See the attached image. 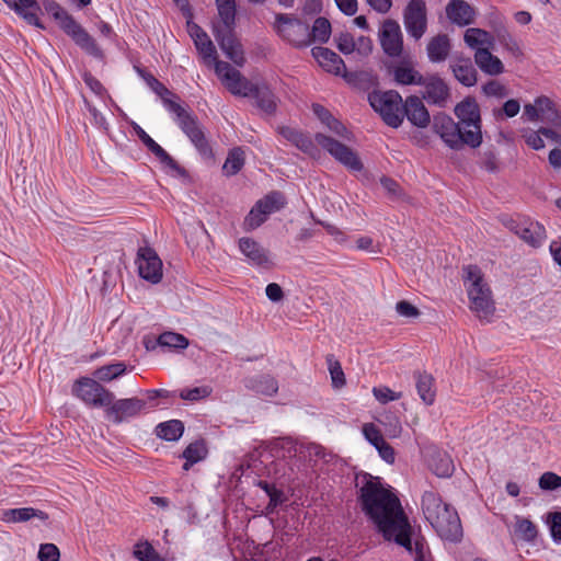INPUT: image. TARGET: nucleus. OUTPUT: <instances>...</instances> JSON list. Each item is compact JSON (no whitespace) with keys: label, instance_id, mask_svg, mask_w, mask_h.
<instances>
[{"label":"nucleus","instance_id":"obj_1","mask_svg":"<svg viewBox=\"0 0 561 561\" xmlns=\"http://www.w3.org/2000/svg\"><path fill=\"white\" fill-rule=\"evenodd\" d=\"M358 501L362 511L373 520L386 540L405 548L415 561H432L423 539L412 541L413 529L400 500L379 478L364 477Z\"/></svg>","mask_w":561,"mask_h":561},{"label":"nucleus","instance_id":"obj_2","mask_svg":"<svg viewBox=\"0 0 561 561\" xmlns=\"http://www.w3.org/2000/svg\"><path fill=\"white\" fill-rule=\"evenodd\" d=\"M422 512L443 540L457 542L461 539L462 527L458 513L437 492L431 490L423 493Z\"/></svg>","mask_w":561,"mask_h":561},{"label":"nucleus","instance_id":"obj_3","mask_svg":"<svg viewBox=\"0 0 561 561\" xmlns=\"http://www.w3.org/2000/svg\"><path fill=\"white\" fill-rule=\"evenodd\" d=\"M462 279L470 300V309L479 319L488 320L495 311L492 290L484 279L481 268L477 265L462 267Z\"/></svg>","mask_w":561,"mask_h":561},{"label":"nucleus","instance_id":"obj_4","mask_svg":"<svg viewBox=\"0 0 561 561\" xmlns=\"http://www.w3.org/2000/svg\"><path fill=\"white\" fill-rule=\"evenodd\" d=\"M43 7L77 46L94 58L102 59L104 57L103 50L98 46L95 39L58 2L44 0Z\"/></svg>","mask_w":561,"mask_h":561},{"label":"nucleus","instance_id":"obj_5","mask_svg":"<svg viewBox=\"0 0 561 561\" xmlns=\"http://www.w3.org/2000/svg\"><path fill=\"white\" fill-rule=\"evenodd\" d=\"M164 106L175 115V121L181 130L190 138L196 150L207 159L214 157L211 147L205 137V133L195 115L188 112L180 103L164 99Z\"/></svg>","mask_w":561,"mask_h":561},{"label":"nucleus","instance_id":"obj_6","mask_svg":"<svg viewBox=\"0 0 561 561\" xmlns=\"http://www.w3.org/2000/svg\"><path fill=\"white\" fill-rule=\"evenodd\" d=\"M455 115L461 130L466 134L472 149H477L483 141L482 119L480 106L474 98L467 96L455 106Z\"/></svg>","mask_w":561,"mask_h":561},{"label":"nucleus","instance_id":"obj_7","mask_svg":"<svg viewBox=\"0 0 561 561\" xmlns=\"http://www.w3.org/2000/svg\"><path fill=\"white\" fill-rule=\"evenodd\" d=\"M368 101L388 126L398 128L402 124L404 103L399 92L394 90L373 91L368 94Z\"/></svg>","mask_w":561,"mask_h":561},{"label":"nucleus","instance_id":"obj_8","mask_svg":"<svg viewBox=\"0 0 561 561\" xmlns=\"http://www.w3.org/2000/svg\"><path fill=\"white\" fill-rule=\"evenodd\" d=\"M273 28L282 39L296 47L310 45V27L299 19L286 13H277Z\"/></svg>","mask_w":561,"mask_h":561},{"label":"nucleus","instance_id":"obj_9","mask_svg":"<svg viewBox=\"0 0 561 561\" xmlns=\"http://www.w3.org/2000/svg\"><path fill=\"white\" fill-rule=\"evenodd\" d=\"M432 128L448 148L457 151L465 147L472 149V144L467 139L466 134L461 130L459 124L449 115L445 113L434 115Z\"/></svg>","mask_w":561,"mask_h":561},{"label":"nucleus","instance_id":"obj_10","mask_svg":"<svg viewBox=\"0 0 561 561\" xmlns=\"http://www.w3.org/2000/svg\"><path fill=\"white\" fill-rule=\"evenodd\" d=\"M72 391L85 404L93 408H105V410L115 398L114 393L104 388L98 380L88 377L78 379Z\"/></svg>","mask_w":561,"mask_h":561},{"label":"nucleus","instance_id":"obj_11","mask_svg":"<svg viewBox=\"0 0 561 561\" xmlns=\"http://www.w3.org/2000/svg\"><path fill=\"white\" fill-rule=\"evenodd\" d=\"M314 139L319 146L346 168L353 171L363 169V163L357 153L347 146L321 133H318Z\"/></svg>","mask_w":561,"mask_h":561},{"label":"nucleus","instance_id":"obj_12","mask_svg":"<svg viewBox=\"0 0 561 561\" xmlns=\"http://www.w3.org/2000/svg\"><path fill=\"white\" fill-rule=\"evenodd\" d=\"M504 225L527 244L538 248L546 239V229L538 221L529 218H510Z\"/></svg>","mask_w":561,"mask_h":561},{"label":"nucleus","instance_id":"obj_13","mask_svg":"<svg viewBox=\"0 0 561 561\" xmlns=\"http://www.w3.org/2000/svg\"><path fill=\"white\" fill-rule=\"evenodd\" d=\"M216 75L234 95L250 96L255 84L244 78L239 70L226 61H216Z\"/></svg>","mask_w":561,"mask_h":561},{"label":"nucleus","instance_id":"obj_14","mask_svg":"<svg viewBox=\"0 0 561 561\" xmlns=\"http://www.w3.org/2000/svg\"><path fill=\"white\" fill-rule=\"evenodd\" d=\"M214 36L220 49L236 66L242 67L245 62L241 43L234 35V25L222 24L214 28Z\"/></svg>","mask_w":561,"mask_h":561},{"label":"nucleus","instance_id":"obj_15","mask_svg":"<svg viewBox=\"0 0 561 561\" xmlns=\"http://www.w3.org/2000/svg\"><path fill=\"white\" fill-rule=\"evenodd\" d=\"M147 407V402L139 398H127L113 400L105 410L106 417L119 424L128 419L138 416Z\"/></svg>","mask_w":561,"mask_h":561},{"label":"nucleus","instance_id":"obj_16","mask_svg":"<svg viewBox=\"0 0 561 561\" xmlns=\"http://www.w3.org/2000/svg\"><path fill=\"white\" fill-rule=\"evenodd\" d=\"M404 26L410 36L420 39L426 31V7L423 0H411L404 10Z\"/></svg>","mask_w":561,"mask_h":561},{"label":"nucleus","instance_id":"obj_17","mask_svg":"<svg viewBox=\"0 0 561 561\" xmlns=\"http://www.w3.org/2000/svg\"><path fill=\"white\" fill-rule=\"evenodd\" d=\"M137 265L139 276L157 284L162 278V262L150 248H141L138 251Z\"/></svg>","mask_w":561,"mask_h":561},{"label":"nucleus","instance_id":"obj_18","mask_svg":"<svg viewBox=\"0 0 561 561\" xmlns=\"http://www.w3.org/2000/svg\"><path fill=\"white\" fill-rule=\"evenodd\" d=\"M383 51L390 57H399L403 50V39L400 25L394 20H386L379 32Z\"/></svg>","mask_w":561,"mask_h":561},{"label":"nucleus","instance_id":"obj_19","mask_svg":"<svg viewBox=\"0 0 561 561\" xmlns=\"http://www.w3.org/2000/svg\"><path fill=\"white\" fill-rule=\"evenodd\" d=\"M134 130L147 149L156 156V158L165 168H169L180 176L186 175V170L181 167L159 144H157L139 125L134 124Z\"/></svg>","mask_w":561,"mask_h":561},{"label":"nucleus","instance_id":"obj_20","mask_svg":"<svg viewBox=\"0 0 561 561\" xmlns=\"http://www.w3.org/2000/svg\"><path fill=\"white\" fill-rule=\"evenodd\" d=\"M421 85L425 88L423 98L427 101V103L437 105L439 107L446 106L450 96V92L448 85L442 78L436 75H433L428 78H423V83Z\"/></svg>","mask_w":561,"mask_h":561},{"label":"nucleus","instance_id":"obj_21","mask_svg":"<svg viewBox=\"0 0 561 561\" xmlns=\"http://www.w3.org/2000/svg\"><path fill=\"white\" fill-rule=\"evenodd\" d=\"M404 117L408 121L420 128L426 127L431 123V116L423 104L422 100L416 95H410L407 98L402 107Z\"/></svg>","mask_w":561,"mask_h":561},{"label":"nucleus","instance_id":"obj_22","mask_svg":"<svg viewBox=\"0 0 561 561\" xmlns=\"http://www.w3.org/2000/svg\"><path fill=\"white\" fill-rule=\"evenodd\" d=\"M311 53L320 67L325 71L334 73L335 76H344L345 64L336 53L321 46L313 47Z\"/></svg>","mask_w":561,"mask_h":561},{"label":"nucleus","instance_id":"obj_23","mask_svg":"<svg viewBox=\"0 0 561 561\" xmlns=\"http://www.w3.org/2000/svg\"><path fill=\"white\" fill-rule=\"evenodd\" d=\"M447 18L458 26H467L474 22L476 10L465 0H450L446 7Z\"/></svg>","mask_w":561,"mask_h":561},{"label":"nucleus","instance_id":"obj_24","mask_svg":"<svg viewBox=\"0 0 561 561\" xmlns=\"http://www.w3.org/2000/svg\"><path fill=\"white\" fill-rule=\"evenodd\" d=\"M10 9H12L18 15L23 18L30 25H34L38 28H44L43 23L37 16V12L41 11V5L36 0H3Z\"/></svg>","mask_w":561,"mask_h":561},{"label":"nucleus","instance_id":"obj_25","mask_svg":"<svg viewBox=\"0 0 561 561\" xmlns=\"http://www.w3.org/2000/svg\"><path fill=\"white\" fill-rule=\"evenodd\" d=\"M250 96L254 98L256 106L266 115H274L278 106V98L266 84H255Z\"/></svg>","mask_w":561,"mask_h":561},{"label":"nucleus","instance_id":"obj_26","mask_svg":"<svg viewBox=\"0 0 561 561\" xmlns=\"http://www.w3.org/2000/svg\"><path fill=\"white\" fill-rule=\"evenodd\" d=\"M393 80L401 85H420L423 83V76L415 70L411 64L402 61L389 68Z\"/></svg>","mask_w":561,"mask_h":561},{"label":"nucleus","instance_id":"obj_27","mask_svg":"<svg viewBox=\"0 0 561 561\" xmlns=\"http://www.w3.org/2000/svg\"><path fill=\"white\" fill-rule=\"evenodd\" d=\"M279 134L302 152L314 156L318 151L317 146L313 144L309 135L299 131L295 128L283 126L279 128Z\"/></svg>","mask_w":561,"mask_h":561},{"label":"nucleus","instance_id":"obj_28","mask_svg":"<svg viewBox=\"0 0 561 561\" xmlns=\"http://www.w3.org/2000/svg\"><path fill=\"white\" fill-rule=\"evenodd\" d=\"M451 49L447 34H438L432 37L426 46L427 57L432 62H442L447 59Z\"/></svg>","mask_w":561,"mask_h":561},{"label":"nucleus","instance_id":"obj_29","mask_svg":"<svg viewBox=\"0 0 561 561\" xmlns=\"http://www.w3.org/2000/svg\"><path fill=\"white\" fill-rule=\"evenodd\" d=\"M474 61L477 66L490 76H497L504 71L503 62L496 56L492 55L491 49H478L474 53Z\"/></svg>","mask_w":561,"mask_h":561},{"label":"nucleus","instance_id":"obj_30","mask_svg":"<svg viewBox=\"0 0 561 561\" xmlns=\"http://www.w3.org/2000/svg\"><path fill=\"white\" fill-rule=\"evenodd\" d=\"M463 41L468 47L478 49H491L494 45V37L486 31L478 27H470L465 32Z\"/></svg>","mask_w":561,"mask_h":561},{"label":"nucleus","instance_id":"obj_31","mask_svg":"<svg viewBox=\"0 0 561 561\" xmlns=\"http://www.w3.org/2000/svg\"><path fill=\"white\" fill-rule=\"evenodd\" d=\"M239 249L255 265L261 266L268 261L266 251L251 238H241Z\"/></svg>","mask_w":561,"mask_h":561},{"label":"nucleus","instance_id":"obj_32","mask_svg":"<svg viewBox=\"0 0 561 561\" xmlns=\"http://www.w3.org/2000/svg\"><path fill=\"white\" fill-rule=\"evenodd\" d=\"M455 78L465 87H472L477 83V70L470 59H460L450 65Z\"/></svg>","mask_w":561,"mask_h":561},{"label":"nucleus","instance_id":"obj_33","mask_svg":"<svg viewBox=\"0 0 561 561\" xmlns=\"http://www.w3.org/2000/svg\"><path fill=\"white\" fill-rule=\"evenodd\" d=\"M207 453L208 450L203 439L191 443L181 455L185 459L183 470L188 471L193 465L202 461L207 456Z\"/></svg>","mask_w":561,"mask_h":561},{"label":"nucleus","instance_id":"obj_34","mask_svg":"<svg viewBox=\"0 0 561 561\" xmlns=\"http://www.w3.org/2000/svg\"><path fill=\"white\" fill-rule=\"evenodd\" d=\"M33 517L46 519L47 515L43 511L33 507L10 508L2 513V520L5 523L27 522Z\"/></svg>","mask_w":561,"mask_h":561},{"label":"nucleus","instance_id":"obj_35","mask_svg":"<svg viewBox=\"0 0 561 561\" xmlns=\"http://www.w3.org/2000/svg\"><path fill=\"white\" fill-rule=\"evenodd\" d=\"M247 387L268 397L274 396L278 391L277 380L270 375H260L248 379Z\"/></svg>","mask_w":561,"mask_h":561},{"label":"nucleus","instance_id":"obj_36","mask_svg":"<svg viewBox=\"0 0 561 561\" xmlns=\"http://www.w3.org/2000/svg\"><path fill=\"white\" fill-rule=\"evenodd\" d=\"M416 378V390L426 405H432L436 398V391L434 388V378L426 373L415 374Z\"/></svg>","mask_w":561,"mask_h":561},{"label":"nucleus","instance_id":"obj_37","mask_svg":"<svg viewBox=\"0 0 561 561\" xmlns=\"http://www.w3.org/2000/svg\"><path fill=\"white\" fill-rule=\"evenodd\" d=\"M537 104H539V121L546 124H550L554 127L561 126V116L556 108L554 103L546 98V96H539L537 98Z\"/></svg>","mask_w":561,"mask_h":561},{"label":"nucleus","instance_id":"obj_38","mask_svg":"<svg viewBox=\"0 0 561 561\" xmlns=\"http://www.w3.org/2000/svg\"><path fill=\"white\" fill-rule=\"evenodd\" d=\"M255 205L257 209H261L263 214L271 215L278 211L286 205V198L279 191H272L266 194L263 198L259 199Z\"/></svg>","mask_w":561,"mask_h":561},{"label":"nucleus","instance_id":"obj_39","mask_svg":"<svg viewBox=\"0 0 561 561\" xmlns=\"http://www.w3.org/2000/svg\"><path fill=\"white\" fill-rule=\"evenodd\" d=\"M184 432V424L180 420H170L157 425L156 434L159 438L174 442L178 440Z\"/></svg>","mask_w":561,"mask_h":561},{"label":"nucleus","instance_id":"obj_40","mask_svg":"<svg viewBox=\"0 0 561 561\" xmlns=\"http://www.w3.org/2000/svg\"><path fill=\"white\" fill-rule=\"evenodd\" d=\"M126 369L123 362H117L99 367L94 370L93 376L100 381L108 382L124 375Z\"/></svg>","mask_w":561,"mask_h":561},{"label":"nucleus","instance_id":"obj_41","mask_svg":"<svg viewBox=\"0 0 561 561\" xmlns=\"http://www.w3.org/2000/svg\"><path fill=\"white\" fill-rule=\"evenodd\" d=\"M195 44V47L198 51V54L202 56L205 62H214L216 66V61H219L217 59V53L216 47L210 41L209 36L207 34H202V37H198L196 35V39L193 41Z\"/></svg>","mask_w":561,"mask_h":561},{"label":"nucleus","instance_id":"obj_42","mask_svg":"<svg viewBox=\"0 0 561 561\" xmlns=\"http://www.w3.org/2000/svg\"><path fill=\"white\" fill-rule=\"evenodd\" d=\"M244 165V151L240 147L231 149L224 163V172L231 176L237 174Z\"/></svg>","mask_w":561,"mask_h":561},{"label":"nucleus","instance_id":"obj_43","mask_svg":"<svg viewBox=\"0 0 561 561\" xmlns=\"http://www.w3.org/2000/svg\"><path fill=\"white\" fill-rule=\"evenodd\" d=\"M331 35V23L325 18H318L310 30V44L312 42L327 43Z\"/></svg>","mask_w":561,"mask_h":561},{"label":"nucleus","instance_id":"obj_44","mask_svg":"<svg viewBox=\"0 0 561 561\" xmlns=\"http://www.w3.org/2000/svg\"><path fill=\"white\" fill-rule=\"evenodd\" d=\"M216 5L222 24L236 25V0H216Z\"/></svg>","mask_w":561,"mask_h":561},{"label":"nucleus","instance_id":"obj_45","mask_svg":"<svg viewBox=\"0 0 561 561\" xmlns=\"http://www.w3.org/2000/svg\"><path fill=\"white\" fill-rule=\"evenodd\" d=\"M133 554L139 561H164L149 541L137 542Z\"/></svg>","mask_w":561,"mask_h":561},{"label":"nucleus","instance_id":"obj_46","mask_svg":"<svg viewBox=\"0 0 561 561\" xmlns=\"http://www.w3.org/2000/svg\"><path fill=\"white\" fill-rule=\"evenodd\" d=\"M158 344L162 347L184 350L188 346V340L175 332H164L159 335Z\"/></svg>","mask_w":561,"mask_h":561},{"label":"nucleus","instance_id":"obj_47","mask_svg":"<svg viewBox=\"0 0 561 561\" xmlns=\"http://www.w3.org/2000/svg\"><path fill=\"white\" fill-rule=\"evenodd\" d=\"M328 368L330 371L332 386L335 389H341L345 386V375L339 360L333 355L327 356Z\"/></svg>","mask_w":561,"mask_h":561},{"label":"nucleus","instance_id":"obj_48","mask_svg":"<svg viewBox=\"0 0 561 561\" xmlns=\"http://www.w3.org/2000/svg\"><path fill=\"white\" fill-rule=\"evenodd\" d=\"M432 467L434 473L440 478H448L454 472L453 460L447 455L438 456V458L434 460Z\"/></svg>","mask_w":561,"mask_h":561},{"label":"nucleus","instance_id":"obj_49","mask_svg":"<svg viewBox=\"0 0 561 561\" xmlns=\"http://www.w3.org/2000/svg\"><path fill=\"white\" fill-rule=\"evenodd\" d=\"M139 75L144 78L147 84L159 95L162 101L164 99H169L168 95H172V93L162 84L153 75L146 72L144 70L138 69Z\"/></svg>","mask_w":561,"mask_h":561},{"label":"nucleus","instance_id":"obj_50","mask_svg":"<svg viewBox=\"0 0 561 561\" xmlns=\"http://www.w3.org/2000/svg\"><path fill=\"white\" fill-rule=\"evenodd\" d=\"M538 485L543 491H554L557 489H560L561 476L552 471L543 472L538 480Z\"/></svg>","mask_w":561,"mask_h":561},{"label":"nucleus","instance_id":"obj_51","mask_svg":"<svg viewBox=\"0 0 561 561\" xmlns=\"http://www.w3.org/2000/svg\"><path fill=\"white\" fill-rule=\"evenodd\" d=\"M497 39L514 56L522 55V50L518 43L506 28L502 27L497 31Z\"/></svg>","mask_w":561,"mask_h":561},{"label":"nucleus","instance_id":"obj_52","mask_svg":"<svg viewBox=\"0 0 561 561\" xmlns=\"http://www.w3.org/2000/svg\"><path fill=\"white\" fill-rule=\"evenodd\" d=\"M516 533L527 541H531L537 537L536 525L527 518H522L517 520Z\"/></svg>","mask_w":561,"mask_h":561},{"label":"nucleus","instance_id":"obj_53","mask_svg":"<svg viewBox=\"0 0 561 561\" xmlns=\"http://www.w3.org/2000/svg\"><path fill=\"white\" fill-rule=\"evenodd\" d=\"M211 393V388L208 386L195 387L192 389H183L180 392V398L188 401H197L207 398Z\"/></svg>","mask_w":561,"mask_h":561},{"label":"nucleus","instance_id":"obj_54","mask_svg":"<svg viewBox=\"0 0 561 561\" xmlns=\"http://www.w3.org/2000/svg\"><path fill=\"white\" fill-rule=\"evenodd\" d=\"M261 209H257V206L254 205L248 216L244 219V227L248 230H253L260 227L263 222H265L267 215L261 213Z\"/></svg>","mask_w":561,"mask_h":561},{"label":"nucleus","instance_id":"obj_55","mask_svg":"<svg viewBox=\"0 0 561 561\" xmlns=\"http://www.w3.org/2000/svg\"><path fill=\"white\" fill-rule=\"evenodd\" d=\"M520 110V104L517 100L511 99L504 103L502 108H494L493 115L495 118H502L503 116L506 117H514L518 114Z\"/></svg>","mask_w":561,"mask_h":561},{"label":"nucleus","instance_id":"obj_56","mask_svg":"<svg viewBox=\"0 0 561 561\" xmlns=\"http://www.w3.org/2000/svg\"><path fill=\"white\" fill-rule=\"evenodd\" d=\"M482 90L485 95L494 96L497 99H503V98L507 96V94H508L506 87L496 80H491V81L486 82L482 87Z\"/></svg>","mask_w":561,"mask_h":561},{"label":"nucleus","instance_id":"obj_57","mask_svg":"<svg viewBox=\"0 0 561 561\" xmlns=\"http://www.w3.org/2000/svg\"><path fill=\"white\" fill-rule=\"evenodd\" d=\"M337 49L344 55H348L355 50V42L350 33H341L335 36Z\"/></svg>","mask_w":561,"mask_h":561},{"label":"nucleus","instance_id":"obj_58","mask_svg":"<svg viewBox=\"0 0 561 561\" xmlns=\"http://www.w3.org/2000/svg\"><path fill=\"white\" fill-rule=\"evenodd\" d=\"M365 438L375 447L379 446L385 442L380 431L373 424H365L363 427Z\"/></svg>","mask_w":561,"mask_h":561},{"label":"nucleus","instance_id":"obj_59","mask_svg":"<svg viewBox=\"0 0 561 561\" xmlns=\"http://www.w3.org/2000/svg\"><path fill=\"white\" fill-rule=\"evenodd\" d=\"M373 393L380 403L399 400L402 397L401 392H394L388 387H375Z\"/></svg>","mask_w":561,"mask_h":561},{"label":"nucleus","instance_id":"obj_60","mask_svg":"<svg viewBox=\"0 0 561 561\" xmlns=\"http://www.w3.org/2000/svg\"><path fill=\"white\" fill-rule=\"evenodd\" d=\"M59 549L54 543H43L38 551L39 561H58Z\"/></svg>","mask_w":561,"mask_h":561},{"label":"nucleus","instance_id":"obj_61","mask_svg":"<svg viewBox=\"0 0 561 561\" xmlns=\"http://www.w3.org/2000/svg\"><path fill=\"white\" fill-rule=\"evenodd\" d=\"M551 536L556 541H561V512L549 515Z\"/></svg>","mask_w":561,"mask_h":561},{"label":"nucleus","instance_id":"obj_62","mask_svg":"<svg viewBox=\"0 0 561 561\" xmlns=\"http://www.w3.org/2000/svg\"><path fill=\"white\" fill-rule=\"evenodd\" d=\"M396 310L400 316L405 318H415L420 314L419 309L405 300L397 302Z\"/></svg>","mask_w":561,"mask_h":561},{"label":"nucleus","instance_id":"obj_63","mask_svg":"<svg viewBox=\"0 0 561 561\" xmlns=\"http://www.w3.org/2000/svg\"><path fill=\"white\" fill-rule=\"evenodd\" d=\"M83 81L90 88V90L96 95L102 96L106 93V90L103 87V84L90 72H84Z\"/></svg>","mask_w":561,"mask_h":561},{"label":"nucleus","instance_id":"obj_64","mask_svg":"<svg viewBox=\"0 0 561 561\" xmlns=\"http://www.w3.org/2000/svg\"><path fill=\"white\" fill-rule=\"evenodd\" d=\"M526 144L533 148L534 150H539L545 147V142L541 138V133L538 131H528L523 135Z\"/></svg>","mask_w":561,"mask_h":561}]
</instances>
